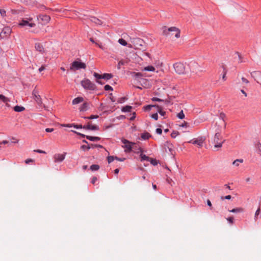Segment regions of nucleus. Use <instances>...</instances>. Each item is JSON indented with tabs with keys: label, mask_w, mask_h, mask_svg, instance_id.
Segmentation results:
<instances>
[{
	"label": "nucleus",
	"mask_w": 261,
	"mask_h": 261,
	"mask_svg": "<svg viewBox=\"0 0 261 261\" xmlns=\"http://www.w3.org/2000/svg\"><path fill=\"white\" fill-rule=\"evenodd\" d=\"M173 67L177 74H180L185 73V66L184 64L180 62L176 63L173 65Z\"/></svg>",
	"instance_id": "11"
},
{
	"label": "nucleus",
	"mask_w": 261,
	"mask_h": 261,
	"mask_svg": "<svg viewBox=\"0 0 261 261\" xmlns=\"http://www.w3.org/2000/svg\"><path fill=\"white\" fill-rule=\"evenodd\" d=\"M33 162V160L32 159H27L25 161V163L26 164H29L31 162Z\"/></svg>",
	"instance_id": "64"
},
{
	"label": "nucleus",
	"mask_w": 261,
	"mask_h": 261,
	"mask_svg": "<svg viewBox=\"0 0 261 261\" xmlns=\"http://www.w3.org/2000/svg\"><path fill=\"white\" fill-rule=\"evenodd\" d=\"M81 148L84 150H88L90 149V147L89 146L83 145L81 146Z\"/></svg>",
	"instance_id": "48"
},
{
	"label": "nucleus",
	"mask_w": 261,
	"mask_h": 261,
	"mask_svg": "<svg viewBox=\"0 0 261 261\" xmlns=\"http://www.w3.org/2000/svg\"><path fill=\"white\" fill-rule=\"evenodd\" d=\"M35 49L37 51L41 53H43L45 51L43 45L40 43H36L35 45Z\"/></svg>",
	"instance_id": "19"
},
{
	"label": "nucleus",
	"mask_w": 261,
	"mask_h": 261,
	"mask_svg": "<svg viewBox=\"0 0 261 261\" xmlns=\"http://www.w3.org/2000/svg\"><path fill=\"white\" fill-rule=\"evenodd\" d=\"M189 66L191 72L195 74L203 72L205 70L204 67L199 65L196 62H191L189 64Z\"/></svg>",
	"instance_id": "7"
},
{
	"label": "nucleus",
	"mask_w": 261,
	"mask_h": 261,
	"mask_svg": "<svg viewBox=\"0 0 261 261\" xmlns=\"http://www.w3.org/2000/svg\"><path fill=\"white\" fill-rule=\"evenodd\" d=\"M20 27H27V28H33L35 27L36 24L33 19L31 17L25 18L22 19L18 23Z\"/></svg>",
	"instance_id": "5"
},
{
	"label": "nucleus",
	"mask_w": 261,
	"mask_h": 261,
	"mask_svg": "<svg viewBox=\"0 0 261 261\" xmlns=\"http://www.w3.org/2000/svg\"><path fill=\"white\" fill-rule=\"evenodd\" d=\"M163 35L167 37L173 39L174 36L178 38L180 37V30L175 27L167 28L164 26L162 28Z\"/></svg>",
	"instance_id": "1"
},
{
	"label": "nucleus",
	"mask_w": 261,
	"mask_h": 261,
	"mask_svg": "<svg viewBox=\"0 0 261 261\" xmlns=\"http://www.w3.org/2000/svg\"><path fill=\"white\" fill-rule=\"evenodd\" d=\"M34 151L40 153H46V152L40 149L35 150Z\"/></svg>",
	"instance_id": "58"
},
{
	"label": "nucleus",
	"mask_w": 261,
	"mask_h": 261,
	"mask_svg": "<svg viewBox=\"0 0 261 261\" xmlns=\"http://www.w3.org/2000/svg\"><path fill=\"white\" fill-rule=\"evenodd\" d=\"M93 76L96 79V82L99 84H103L100 80L102 79V75L99 74L96 72H94Z\"/></svg>",
	"instance_id": "20"
},
{
	"label": "nucleus",
	"mask_w": 261,
	"mask_h": 261,
	"mask_svg": "<svg viewBox=\"0 0 261 261\" xmlns=\"http://www.w3.org/2000/svg\"><path fill=\"white\" fill-rule=\"evenodd\" d=\"M104 89L106 91H108V90L112 91L113 90L112 87L111 86L109 85H106L105 86V87H104Z\"/></svg>",
	"instance_id": "45"
},
{
	"label": "nucleus",
	"mask_w": 261,
	"mask_h": 261,
	"mask_svg": "<svg viewBox=\"0 0 261 261\" xmlns=\"http://www.w3.org/2000/svg\"><path fill=\"white\" fill-rule=\"evenodd\" d=\"M84 101V98L82 97H77L74 98L72 101V105H77L80 102H82Z\"/></svg>",
	"instance_id": "22"
},
{
	"label": "nucleus",
	"mask_w": 261,
	"mask_h": 261,
	"mask_svg": "<svg viewBox=\"0 0 261 261\" xmlns=\"http://www.w3.org/2000/svg\"><path fill=\"white\" fill-rule=\"evenodd\" d=\"M243 162V160L242 159H237L235 161H234L232 163V164L234 166H236L237 167L239 166L240 163H242Z\"/></svg>",
	"instance_id": "30"
},
{
	"label": "nucleus",
	"mask_w": 261,
	"mask_h": 261,
	"mask_svg": "<svg viewBox=\"0 0 261 261\" xmlns=\"http://www.w3.org/2000/svg\"><path fill=\"white\" fill-rule=\"evenodd\" d=\"M82 87L86 90H94L96 86L95 84L90 81L89 79H85L81 82Z\"/></svg>",
	"instance_id": "9"
},
{
	"label": "nucleus",
	"mask_w": 261,
	"mask_h": 261,
	"mask_svg": "<svg viewBox=\"0 0 261 261\" xmlns=\"http://www.w3.org/2000/svg\"><path fill=\"white\" fill-rule=\"evenodd\" d=\"M156 110L159 113V114L162 116H164L166 114L165 111H162L161 107L156 106Z\"/></svg>",
	"instance_id": "35"
},
{
	"label": "nucleus",
	"mask_w": 261,
	"mask_h": 261,
	"mask_svg": "<svg viewBox=\"0 0 261 261\" xmlns=\"http://www.w3.org/2000/svg\"><path fill=\"white\" fill-rule=\"evenodd\" d=\"M227 220L230 224H233V218L232 217L227 218Z\"/></svg>",
	"instance_id": "52"
},
{
	"label": "nucleus",
	"mask_w": 261,
	"mask_h": 261,
	"mask_svg": "<svg viewBox=\"0 0 261 261\" xmlns=\"http://www.w3.org/2000/svg\"><path fill=\"white\" fill-rule=\"evenodd\" d=\"M83 128L89 130H98L99 127L97 125H93L90 122H88L87 125L83 126Z\"/></svg>",
	"instance_id": "17"
},
{
	"label": "nucleus",
	"mask_w": 261,
	"mask_h": 261,
	"mask_svg": "<svg viewBox=\"0 0 261 261\" xmlns=\"http://www.w3.org/2000/svg\"><path fill=\"white\" fill-rule=\"evenodd\" d=\"M179 126L182 127H187L188 126V123L187 122L184 121L183 123L180 124Z\"/></svg>",
	"instance_id": "50"
},
{
	"label": "nucleus",
	"mask_w": 261,
	"mask_h": 261,
	"mask_svg": "<svg viewBox=\"0 0 261 261\" xmlns=\"http://www.w3.org/2000/svg\"><path fill=\"white\" fill-rule=\"evenodd\" d=\"M83 11V10H81V11H80V12H76V11H75V12H76V13H78V14L76 13V15H77L79 18H81V15L85 16V15H86V14H84V13L83 14V13H82Z\"/></svg>",
	"instance_id": "47"
},
{
	"label": "nucleus",
	"mask_w": 261,
	"mask_h": 261,
	"mask_svg": "<svg viewBox=\"0 0 261 261\" xmlns=\"http://www.w3.org/2000/svg\"><path fill=\"white\" fill-rule=\"evenodd\" d=\"M11 33V29L9 27H5L0 33V36L1 38H4L10 35Z\"/></svg>",
	"instance_id": "14"
},
{
	"label": "nucleus",
	"mask_w": 261,
	"mask_h": 261,
	"mask_svg": "<svg viewBox=\"0 0 261 261\" xmlns=\"http://www.w3.org/2000/svg\"><path fill=\"white\" fill-rule=\"evenodd\" d=\"M114 159H115V157H114L113 156H109L108 157V162L109 163H111L114 161Z\"/></svg>",
	"instance_id": "46"
},
{
	"label": "nucleus",
	"mask_w": 261,
	"mask_h": 261,
	"mask_svg": "<svg viewBox=\"0 0 261 261\" xmlns=\"http://www.w3.org/2000/svg\"><path fill=\"white\" fill-rule=\"evenodd\" d=\"M89 104L87 102H84L80 107V111H86L88 109Z\"/></svg>",
	"instance_id": "24"
},
{
	"label": "nucleus",
	"mask_w": 261,
	"mask_h": 261,
	"mask_svg": "<svg viewBox=\"0 0 261 261\" xmlns=\"http://www.w3.org/2000/svg\"><path fill=\"white\" fill-rule=\"evenodd\" d=\"M251 75L253 78L255 79V80H256L257 77H259L261 75V73L259 71H255L251 73Z\"/></svg>",
	"instance_id": "23"
},
{
	"label": "nucleus",
	"mask_w": 261,
	"mask_h": 261,
	"mask_svg": "<svg viewBox=\"0 0 261 261\" xmlns=\"http://www.w3.org/2000/svg\"><path fill=\"white\" fill-rule=\"evenodd\" d=\"M0 13L2 16L4 17L6 15V11L3 9H0Z\"/></svg>",
	"instance_id": "53"
},
{
	"label": "nucleus",
	"mask_w": 261,
	"mask_h": 261,
	"mask_svg": "<svg viewBox=\"0 0 261 261\" xmlns=\"http://www.w3.org/2000/svg\"><path fill=\"white\" fill-rule=\"evenodd\" d=\"M230 212L231 213H243L244 212V208L242 207H237L231 210H229Z\"/></svg>",
	"instance_id": "25"
},
{
	"label": "nucleus",
	"mask_w": 261,
	"mask_h": 261,
	"mask_svg": "<svg viewBox=\"0 0 261 261\" xmlns=\"http://www.w3.org/2000/svg\"><path fill=\"white\" fill-rule=\"evenodd\" d=\"M98 118V115H91L90 117H84V119H96Z\"/></svg>",
	"instance_id": "43"
},
{
	"label": "nucleus",
	"mask_w": 261,
	"mask_h": 261,
	"mask_svg": "<svg viewBox=\"0 0 261 261\" xmlns=\"http://www.w3.org/2000/svg\"><path fill=\"white\" fill-rule=\"evenodd\" d=\"M113 76V75L110 73H104L103 74H102V79L107 80L111 79Z\"/></svg>",
	"instance_id": "32"
},
{
	"label": "nucleus",
	"mask_w": 261,
	"mask_h": 261,
	"mask_svg": "<svg viewBox=\"0 0 261 261\" xmlns=\"http://www.w3.org/2000/svg\"><path fill=\"white\" fill-rule=\"evenodd\" d=\"M231 196L230 195H227V196H225V197L222 196V197H221V199L222 200H223V199H231Z\"/></svg>",
	"instance_id": "54"
},
{
	"label": "nucleus",
	"mask_w": 261,
	"mask_h": 261,
	"mask_svg": "<svg viewBox=\"0 0 261 261\" xmlns=\"http://www.w3.org/2000/svg\"><path fill=\"white\" fill-rule=\"evenodd\" d=\"M54 128H47L45 129V131L46 132H52L54 131Z\"/></svg>",
	"instance_id": "63"
},
{
	"label": "nucleus",
	"mask_w": 261,
	"mask_h": 261,
	"mask_svg": "<svg viewBox=\"0 0 261 261\" xmlns=\"http://www.w3.org/2000/svg\"><path fill=\"white\" fill-rule=\"evenodd\" d=\"M205 137L204 136H200L196 138H194L188 142L194 145H196L198 147L201 148L203 147V144L205 143Z\"/></svg>",
	"instance_id": "10"
},
{
	"label": "nucleus",
	"mask_w": 261,
	"mask_h": 261,
	"mask_svg": "<svg viewBox=\"0 0 261 261\" xmlns=\"http://www.w3.org/2000/svg\"><path fill=\"white\" fill-rule=\"evenodd\" d=\"M177 117L179 119H182L185 118V114L183 112V111H181L177 115Z\"/></svg>",
	"instance_id": "40"
},
{
	"label": "nucleus",
	"mask_w": 261,
	"mask_h": 261,
	"mask_svg": "<svg viewBox=\"0 0 261 261\" xmlns=\"http://www.w3.org/2000/svg\"><path fill=\"white\" fill-rule=\"evenodd\" d=\"M10 100V99L2 94H0V102H3L6 103V106H9L8 102Z\"/></svg>",
	"instance_id": "21"
},
{
	"label": "nucleus",
	"mask_w": 261,
	"mask_h": 261,
	"mask_svg": "<svg viewBox=\"0 0 261 261\" xmlns=\"http://www.w3.org/2000/svg\"><path fill=\"white\" fill-rule=\"evenodd\" d=\"M99 169V166L98 165H96V164H94V165H92L90 166V169L92 171H97L98 170V169Z\"/></svg>",
	"instance_id": "37"
},
{
	"label": "nucleus",
	"mask_w": 261,
	"mask_h": 261,
	"mask_svg": "<svg viewBox=\"0 0 261 261\" xmlns=\"http://www.w3.org/2000/svg\"><path fill=\"white\" fill-rule=\"evenodd\" d=\"M72 132H74L76 134H77V135H81L82 136V137H85V135H83V134H82L80 133H77L76 132V131L75 130H71ZM86 138L91 141H99L100 140V138L98 137H92V136H86Z\"/></svg>",
	"instance_id": "15"
},
{
	"label": "nucleus",
	"mask_w": 261,
	"mask_h": 261,
	"mask_svg": "<svg viewBox=\"0 0 261 261\" xmlns=\"http://www.w3.org/2000/svg\"><path fill=\"white\" fill-rule=\"evenodd\" d=\"M242 81L243 83L244 84H247L249 83L248 80L244 77H242Z\"/></svg>",
	"instance_id": "51"
},
{
	"label": "nucleus",
	"mask_w": 261,
	"mask_h": 261,
	"mask_svg": "<svg viewBox=\"0 0 261 261\" xmlns=\"http://www.w3.org/2000/svg\"><path fill=\"white\" fill-rule=\"evenodd\" d=\"M150 137H151V135L148 133H144L141 134V138L143 140L148 139Z\"/></svg>",
	"instance_id": "28"
},
{
	"label": "nucleus",
	"mask_w": 261,
	"mask_h": 261,
	"mask_svg": "<svg viewBox=\"0 0 261 261\" xmlns=\"http://www.w3.org/2000/svg\"><path fill=\"white\" fill-rule=\"evenodd\" d=\"M86 65L85 63L82 62L80 60L74 61L71 64L70 69L71 71H75L81 69H86Z\"/></svg>",
	"instance_id": "8"
},
{
	"label": "nucleus",
	"mask_w": 261,
	"mask_h": 261,
	"mask_svg": "<svg viewBox=\"0 0 261 261\" xmlns=\"http://www.w3.org/2000/svg\"><path fill=\"white\" fill-rule=\"evenodd\" d=\"M13 109L15 112H20L23 111L25 108L22 106H16L14 107Z\"/></svg>",
	"instance_id": "26"
},
{
	"label": "nucleus",
	"mask_w": 261,
	"mask_h": 261,
	"mask_svg": "<svg viewBox=\"0 0 261 261\" xmlns=\"http://www.w3.org/2000/svg\"><path fill=\"white\" fill-rule=\"evenodd\" d=\"M221 128L218 127L216 129V133L214 136L213 139V143L214 144V148H221L222 146L223 143L224 142L225 140H222V137L221 135L220 131Z\"/></svg>",
	"instance_id": "3"
},
{
	"label": "nucleus",
	"mask_w": 261,
	"mask_h": 261,
	"mask_svg": "<svg viewBox=\"0 0 261 261\" xmlns=\"http://www.w3.org/2000/svg\"><path fill=\"white\" fill-rule=\"evenodd\" d=\"M118 42L122 45L123 46H126V45H128V44H127V42L124 40L122 38H120L118 40Z\"/></svg>",
	"instance_id": "38"
},
{
	"label": "nucleus",
	"mask_w": 261,
	"mask_h": 261,
	"mask_svg": "<svg viewBox=\"0 0 261 261\" xmlns=\"http://www.w3.org/2000/svg\"><path fill=\"white\" fill-rule=\"evenodd\" d=\"M97 180V178L96 177H93L92 179V181H91V182L93 184H94L96 181Z\"/></svg>",
	"instance_id": "59"
},
{
	"label": "nucleus",
	"mask_w": 261,
	"mask_h": 261,
	"mask_svg": "<svg viewBox=\"0 0 261 261\" xmlns=\"http://www.w3.org/2000/svg\"><path fill=\"white\" fill-rule=\"evenodd\" d=\"M131 42L133 44H128V47L134 48L136 49H143L144 48V42L142 39L134 38Z\"/></svg>",
	"instance_id": "4"
},
{
	"label": "nucleus",
	"mask_w": 261,
	"mask_h": 261,
	"mask_svg": "<svg viewBox=\"0 0 261 261\" xmlns=\"http://www.w3.org/2000/svg\"><path fill=\"white\" fill-rule=\"evenodd\" d=\"M156 133L158 134L161 135L162 133V130L161 128H158L156 129Z\"/></svg>",
	"instance_id": "57"
},
{
	"label": "nucleus",
	"mask_w": 261,
	"mask_h": 261,
	"mask_svg": "<svg viewBox=\"0 0 261 261\" xmlns=\"http://www.w3.org/2000/svg\"><path fill=\"white\" fill-rule=\"evenodd\" d=\"M153 107L156 108V106H153V105H147L144 107V109L145 111H150L151 109V108Z\"/></svg>",
	"instance_id": "41"
},
{
	"label": "nucleus",
	"mask_w": 261,
	"mask_h": 261,
	"mask_svg": "<svg viewBox=\"0 0 261 261\" xmlns=\"http://www.w3.org/2000/svg\"><path fill=\"white\" fill-rule=\"evenodd\" d=\"M73 126L76 128H82L83 126L82 125H77L73 124Z\"/></svg>",
	"instance_id": "55"
},
{
	"label": "nucleus",
	"mask_w": 261,
	"mask_h": 261,
	"mask_svg": "<svg viewBox=\"0 0 261 261\" xmlns=\"http://www.w3.org/2000/svg\"><path fill=\"white\" fill-rule=\"evenodd\" d=\"M149 162H150L153 165H156L158 164L157 161L155 159L150 158V161H149Z\"/></svg>",
	"instance_id": "44"
},
{
	"label": "nucleus",
	"mask_w": 261,
	"mask_h": 261,
	"mask_svg": "<svg viewBox=\"0 0 261 261\" xmlns=\"http://www.w3.org/2000/svg\"><path fill=\"white\" fill-rule=\"evenodd\" d=\"M65 153L56 154H55L54 158L55 162H61L65 159Z\"/></svg>",
	"instance_id": "16"
},
{
	"label": "nucleus",
	"mask_w": 261,
	"mask_h": 261,
	"mask_svg": "<svg viewBox=\"0 0 261 261\" xmlns=\"http://www.w3.org/2000/svg\"><path fill=\"white\" fill-rule=\"evenodd\" d=\"M39 23L42 24H45L48 23L50 20V17L47 15H39L37 17Z\"/></svg>",
	"instance_id": "13"
},
{
	"label": "nucleus",
	"mask_w": 261,
	"mask_h": 261,
	"mask_svg": "<svg viewBox=\"0 0 261 261\" xmlns=\"http://www.w3.org/2000/svg\"><path fill=\"white\" fill-rule=\"evenodd\" d=\"M132 108V107L130 106H126L122 108V111L124 112H128L130 111Z\"/></svg>",
	"instance_id": "34"
},
{
	"label": "nucleus",
	"mask_w": 261,
	"mask_h": 261,
	"mask_svg": "<svg viewBox=\"0 0 261 261\" xmlns=\"http://www.w3.org/2000/svg\"><path fill=\"white\" fill-rule=\"evenodd\" d=\"M122 142L123 144L122 147L124 148L125 152H130L134 149V151L138 153L137 150H141L140 148H137L135 143L130 142L125 139H122Z\"/></svg>",
	"instance_id": "2"
},
{
	"label": "nucleus",
	"mask_w": 261,
	"mask_h": 261,
	"mask_svg": "<svg viewBox=\"0 0 261 261\" xmlns=\"http://www.w3.org/2000/svg\"><path fill=\"white\" fill-rule=\"evenodd\" d=\"M115 159L119 161H121V162L124 161L125 160V158H119L117 156H115Z\"/></svg>",
	"instance_id": "62"
},
{
	"label": "nucleus",
	"mask_w": 261,
	"mask_h": 261,
	"mask_svg": "<svg viewBox=\"0 0 261 261\" xmlns=\"http://www.w3.org/2000/svg\"><path fill=\"white\" fill-rule=\"evenodd\" d=\"M152 100L153 101H162L163 100L159 98H156V97H153L152 98Z\"/></svg>",
	"instance_id": "61"
},
{
	"label": "nucleus",
	"mask_w": 261,
	"mask_h": 261,
	"mask_svg": "<svg viewBox=\"0 0 261 261\" xmlns=\"http://www.w3.org/2000/svg\"><path fill=\"white\" fill-rule=\"evenodd\" d=\"M89 19L91 22L95 23L96 24H97V25H102V21L95 17L90 16Z\"/></svg>",
	"instance_id": "18"
},
{
	"label": "nucleus",
	"mask_w": 261,
	"mask_h": 261,
	"mask_svg": "<svg viewBox=\"0 0 261 261\" xmlns=\"http://www.w3.org/2000/svg\"><path fill=\"white\" fill-rule=\"evenodd\" d=\"M127 63V61H124V60H120V61L118 62V65H117V68H118V69H120V68H121V66L122 65H125V64L126 63Z\"/></svg>",
	"instance_id": "31"
},
{
	"label": "nucleus",
	"mask_w": 261,
	"mask_h": 261,
	"mask_svg": "<svg viewBox=\"0 0 261 261\" xmlns=\"http://www.w3.org/2000/svg\"><path fill=\"white\" fill-rule=\"evenodd\" d=\"M143 71H154L155 68L152 66H148L144 67L143 69Z\"/></svg>",
	"instance_id": "29"
},
{
	"label": "nucleus",
	"mask_w": 261,
	"mask_h": 261,
	"mask_svg": "<svg viewBox=\"0 0 261 261\" xmlns=\"http://www.w3.org/2000/svg\"><path fill=\"white\" fill-rule=\"evenodd\" d=\"M255 147L257 149V153L261 156V143L260 142H257L255 144Z\"/></svg>",
	"instance_id": "27"
},
{
	"label": "nucleus",
	"mask_w": 261,
	"mask_h": 261,
	"mask_svg": "<svg viewBox=\"0 0 261 261\" xmlns=\"http://www.w3.org/2000/svg\"><path fill=\"white\" fill-rule=\"evenodd\" d=\"M225 118V114L223 113H221L220 115L219 121V122H216V125L217 126H218V127L221 128H222L223 127V128H225L226 125V123L225 122V120H224Z\"/></svg>",
	"instance_id": "12"
},
{
	"label": "nucleus",
	"mask_w": 261,
	"mask_h": 261,
	"mask_svg": "<svg viewBox=\"0 0 261 261\" xmlns=\"http://www.w3.org/2000/svg\"><path fill=\"white\" fill-rule=\"evenodd\" d=\"M151 118H152L153 119H155V120H157L158 119V115L157 113L153 114L151 115Z\"/></svg>",
	"instance_id": "49"
},
{
	"label": "nucleus",
	"mask_w": 261,
	"mask_h": 261,
	"mask_svg": "<svg viewBox=\"0 0 261 261\" xmlns=\"http://www.w3.org/2000/svg\"><path fill=\"white\" fill-rule=\"evenodd\" d=\"M165 145V146H167L168 147V148L169 151L170 152V153L171 154H172L173 153V148H172L173 146H172V145L171 144H170L169 142H167Z\"/></svg>",
	"instance_id": "33"
},
{
	"label": "nucleus",
	"mask_w": 261,
	"mask_h": 261,
	"mask_svg": "<svg viewBox=\"0 0 261 261\" xmlns=\"http://www.w3.org/2000/svg\"><path fill=\"white\" fill-rule=\"evenodd\" d=\"M179 135V132L177 131H173L171 134V136L173 138H175L177 135Z\"/></svg>",
	"instance_id": "42"
},
{
	"label": "nucleus",
	"mask_w": 261,
	"mask_h": 261,
	"mask_svg": "<svg viewBox=\"0 0 261 261\" xmlns=\"http://www.w3.org/2000/svg\"><path fill=\"white\" fill-rule=\"evenodd\" d=\"M226 71L225 70V69H224V70H223V75L222 76V79L224 81H225V80H226Z\"/></svg>",
	"instance_id": "56"
},
{
	"label": "nucleus",
	"mask_w": 261,
	"mask_h": 261,
	"mask_svg": "<svg viewBox=\"0 0 261 261\" xmlns=\"http://www.w3.org/2000/svg\"><path fill=\"white\" fill-rule=\"evenodd\" d=\"M140 157L141 158V161H150V158L146 156L145 154L141 153L140 154Z\"/></svg>",
	"instance_id": "36"
},
{
	"label": "nucleus",
	"mask_w": 261,
	"mask_h": 261,
	"mask_svg": "<svg viewBox=\"0 0 261 261\" xmlns=\"http://www.w3.org/2000/svg\"><path fill=\"white\" fill-rule=\"evenodd\" d=\"M19 140L15 138H12V142L14 143H18Z\"/></svg>",
	"instance_id": "60"
},
{
	"label": "nucleus",
	"mask_w": 261,
	"mask_h": 261,
	"mask_svg": "<svg viewBox=\"0 0 261 261\" xmlns=\"http://www.w3.org/2000/svg\"><path fill=\"white\" fill-rule=\"evenodd\" d=\"M32 95L34 99L38 105H39L40 107H43L45 110H47V107L43 104L42 99L39 93V91L36 89V87H35V88L33 90L32 92Z\"/></svg>",
	"instance_id": "6"
},
{
	"label": "nucleus",
	"mask_w": 261,
	"mask_h": 261,
	"mask_svg": "<svg viewBox=\"0 0 261 261\" xmlns=\"http://www.w3.org/2000/svg\"><path fill=\"white\" fill-rule=\"evenodd\" d=\"M260 207H258V209L256 211L254 215V220L256 221L258 219V216L260 214Z\"/></svg>",
	"instance_id": "39"
}]
</instances>
